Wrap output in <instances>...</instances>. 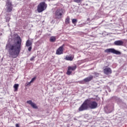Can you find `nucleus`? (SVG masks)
Here are the masks:
<instances>
[{"label": "nucleus", "mask_w": 127, "mask_h": 127, "mask_svg": "<svg viewBox=\"0 0 127 127\" xmlns=\"http://www.w3.org/2000/svg\"><path fill=\"white\" fill-rule=\"evenodd\" d=\"M31 49H32V46H29V48L28 49V51H31Z\"/></svg>", "instance_id": "b1692460"}, {"label": "nucleus", "mask_w": 127, "mask_h": 127, "mask_svg": "<svg viewBox=\"0 0 127 127\" xmlns=\"http://www.w3.org/2000/svg\"><path fill=\"white\" fill-rule=\"evenodd\" d=\"M6 22H9V20H10V18L9 17H7L5 18Z\"/></svg>", "instance_id": "412c9836"}, {"label": "nucleus", "mask_w": 127, "mask_h": 127, "mask_svg": "<svg viewBox=\"0 0 127 127\" xmlns=\"http://www.w3.org/2000/svg\"><path fill=\"white\" fill-rule=\"evenodd\" d=\"M82 0H74V1L75 2H77V3H79L81 2L82 1Z\"/></svg>", "instance_id": "4be33fe9"}, {"label": "nucleus", "mask_w": 127, "mask_h": 127, "mask_svg": "<svg viewBox=\"0 0 127 127\" xmlns=\"http://www.w3.org/2000/svg\"><path fill=\"white\" fill-rule=\"evenodd\" d=\"M35 58V57L33 56V57L30 59V61H33V60H34Z\"/></svg>", "instance_id": "393cba45"}, {"label": "nucleus", "mask_w": 127, "mask_h": 127, "mask_svg": "<svg viewBox=\"0 0 127 127\" xmlns=\"http://www.w3.org/2000/svg\"><path fill=\"white\" fill-rule=\"evenodd\" d=\"M78 83H79V84H85V81H84V80H80V81H78Z\"/></svg>", "instance_id": "5701e85b"}, {"label": "nucleus", "mask_w": 127, "mask_h": 127, "mask_svg": "<svg viewBox=\"0 0 127 127\" xmlns=\"http://www.w3.org/2000/svg\"><path fill=\"white\" fill-rule=\"evenodd\" d=\"M77 21H78L77 19H72V22L73 24H76V23H77Z\"/></svg>", "instance_id": "6ab92c4d"}, {"label": "nucleus", "mask_w": 127, "mask_h": 127, "mask_svg": "<svg viewBox=\"0 0 127 127\" xmlns=\"http://www.w3.org/2000/svg\"><path fill=\"white\" fill-rule=\"evenodd\" d=\"M65 24H69L70 23V17L67 16L65 20Z\"/></svg>", "instance_id": "a211bd4d"}, {"label": "nucleus", "mask_w": 127, "mask_h": 127, "mask_svg": "<svg viewBox=\"0 0 127 127\" xmlns=\"http://www.w3.org/2000/svg\"><path fill=\"white\" fill-rule=\"evenodd\" d=\"M74 60V55H71V56H66L64 58V60L66 61H73Z\"/></svg>", "instance_id": "4468645a"}, {"label": "nucleus", "mask_w": 127, "mask_h": 127, "mask_svg": "<svg viewBox=\"0 0 127 127\" xmlns=\"http://www.w3.org/2000/svg\"><path fill=\"white\" fill-rule=\"evenodd\" d=\"M17 42L15 44L6 45L5 49L8 50L9 53V57L15 59L19 55L20 51H21V38L19 36L16 37Z\"/></svg>", "instance_id": "f257e3e1"}, {"label": "nucleus", "mask_w": 127, "mask_h": 127, "mask_svg": "<svg viewBox=\"0 0 127 127\" xmlns=\"http://www.w3.org/2000/svg\"><path fill=\"white\" fill-rule=\"evenodd\" d=\"M93 79H94V76H93V75H90L87 77L84 78L83 81L84 82H85V83H87L88 82L92 81Z\"/></svg>", "instance_id": "ddd939ff"}, {"label": "nucleus", "mask_w": 127, "mask_h": 127, "mask_svg": "<svg viewBox=\"0 0 127 127\" xmlns=\"http://www.w3.org/2000/svg\"><path fill=\"white\" fill-rule=\"evenodd\" d=\"M65 46V45L63 44L62 46L60 47L56 51V54L57 55H61L63 53V48H64V47Z\"/></svg>", "instance_id": "1a4fd4ad"}, {"label": "nucleus", "mask_w": 127, "mask_h": 127, "mask_svg": "<svg viewBox=\"0 0 127 127\" xmlns=\"http://www.w3.org/2000/svg\"><path fill=\"white\" fill-rule=\"evenodd\" d=\"M90 20V18L87 19V21H89Z\"/></svg>", "instance_id": "bb28decb"}, {"label": "nucleus", "mask_w": 127, "mask_h": 127, "mask_svg": "<svg viewBox=\"0 0 127 127\" xmlns=\"http://www.w3.org/2000/svg\"><path fill=\"white\" fill-rule=\"evenodd\" d=\"M106 53H113L116 55H121V52L115 50V49H107L105 50Z\"/></svg>", "instance_id": "0eeeda50"}, {"label": "nucleus", "mask_w": 127, "mask_h": 127, "mask_svg": "<svg viewBox=\"0 0 127 127\" xmlns=\"http://www.w3.org/2000/svg\"><path fill=\"white\" fill-rule=\"evenodd\" d=\"M87 100L88 101L87 103L88 104V108L89 109H91V110L97 109L98 107V103H97V102L95 101H92L93 98H88L87 99Z\"/></svg>", "instance_id": "f03ea898"}, {"label": "nucleus", "mask_w": 127, "mask_h": 127, "mask_svg": "<svg viewBox=\"0 0 127 127\" xmlns=\"http://www.w3.org/2000/svg\"><path fill=\"white\" fill-rule=\"evenodd\" d=\"M27 104L30 105V106H32L33 108V109H38V107H37V106H36V104L32 102L31 100L27 101Z\"/></svg>", "instance_id": "9b49d317"}, {"label": "nucleus", "mask_w": 127, "mask_h": 127, "mask_svg": "<svg viewBox=\"0 0 127 127\" xmlns=\"http://www.w3.org/2000/svg\"><path fill=\"white\" fill-rule=\"evenodd\" d=\"M36 79V77H34L33 78H32L31 80L29 82V84H30L31 83H32V82H34Z\"/></svg>", "instance_id": "aec40b11"}, {"label": "nucleus", "mask_w": 127, "mask_h": 127, "mask_svg": "<svg viewBox=\"0 0 127 127\" xmlns=\"http://www.w3.org/2000/svg\"><path fill=\"white\" fill-rule=\"evenodd\" d=\"M26 46L27 47H29V46H32V42L30 40H28L26 42Z\"/></svg>", "instance_id": "2eb2a0df"}, {"label": "nucleus", "mask_w": 127, "mask_h": 127, "mask_svg": "<svg viewBox=\"0 0 127 127\" xmlns=\"http://www.w3.org/2000/svg\"><path fill=\"white\" fill-rule=\"evenodd\" d=\"M89 100L86 99L82 104L80 107L78 108L79 112H83V111H87L89 109V105L88 104Z\"/></svg>", "instance_id": "20e7f679"}, {"label": "nucleus", "mask_w": 127, "mask_h": 127, "mask_svg": "<svg viewBox=\"0 0 127 127\" xmlns=\"http://www.w3.org/2000/svg\"><path fill=\"white\" fill-rule=\"evenodd\" d=\"M6 10L7 12H11L13 7H12V3L9 0H7L6 2Z\"/></svg>", "instance_id": "39448f33"}, {"label": "nucleus", "mask_w": 127, "mask_h": 127, "mask_svg": "<svg viewBox=\"0 0 127 127\" xmlns=\"http://www.w3.org/2000/svg\"><path fill=\"white\" fill-rule=\"evenodd\" d=\"M103 72L104 74H106V75H109V74H111L112 73V69L110 67H106L104 69H103Z\"/></svg>", "instance_id": "9d476101"}, {"label": "nucleus", "mask_w": 127, "mask_h": 127, "mask_svg": "<svg viewBox=\"0 0 127 127\" xmlns=\"http://www.w3.org/2000/svg\"><path fill=\"white\" fill-rule=\"evenodd\" d=\"M77 69V65H75L74 66H69L67 68V70L66 72V74L70 75V74H72V71H75Z\"/></svg>", "instance_id": "6e6552de"}, {"label": "nucleus", "mask_w": 127, "mask_h": 127, "mask_svg": "<svg viewBox=\"0 0 127 127\" xmlns=\"http://www.w3.org/2000/svg\"><path fill=\"white\" fill-rule=\"evenodd\" d=\"M50 42H55L56 41V37L55 36H51L50 38Z\"/></svg>", "instance_id": "f3484780"}, {"label": "nucleus", "mask_w": 127, "mask_h": 127, "mask_svg": "<svg viewBox=\"0 0 127 127\" xmlns=\"http://www.w3.org/2000/svg\"><path fill=\"white\" fill-rule=\"evenodd\" d=\"M15 127H19V125L18 124H16L15 125Z\"/></svg>", "instance_id": "a878e982"}, {"label": "nucleus", "mask_w": 127, "mask_h": 127, "mask_svg": "<svg viewBox=\"0 0 127 127\" xmlns=\"http://www.w3.org/2000/svg\"><path fill=\"white\" fill-rule=\"evenodd\" d=\"M47 7V4L45 2H41L37 6V10L38 12L40 13L44 11Z\"/></svg>", "instance_id": "7ed1b4c3"}, {"label": "nucleus", "mask_w": 127, "mask_h": 127, "mask_svg": "<svg viewBox=\"0 0 127 127\" xmlns=\"http://www.w3.org/2000/svg\"><path fill=\"white\" fill-rule=\"evenodd\" d=\"M114 45L116 46H123L124 45V41L122 40H118L114 42Z\"/></svg>", "instance_id": "f8f14e48"}, {"label": "nucleus", "mask_w": 127, "mask_h": 127, "mask_svg": "<svg viewBox=\"0 0 127 127\" xmlns=\"http://www.w3.org/2000/svg\"><path fill=\"white\" fill-rule=\"evenodd\" d=\"M64 13V10L62 9H58L56 11L55 15L57 18H62V15Z\"/></svg>", "instance_id": "423d86ee"}, {"label": "nucleus", "mask_w": 127, "mask_h": 127, "mask_svg": "<svg viewBox=\"0 0 127 127\" xmlns=\"http://www.w3.org/2000/svg\"><path fill=\"white\" fill-rule=\"evenodd\" d=\"M18 87H19V84H15L13 86L14 91V92H17L18 91Z\"/></svg>", "instance_id": "dca6fc26"}]
</instances>
